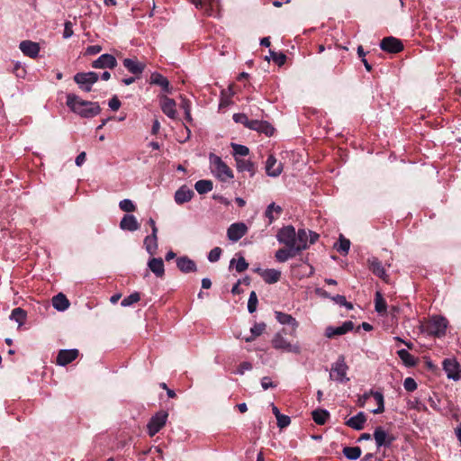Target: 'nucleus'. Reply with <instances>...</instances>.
I'll list each match as a JSON object with an SVG mask.
<instances>
[{
	"label": "nucleus",
	"mask_w": 461,
	"mask_h": 461,
	"mask_svg": "<svg viewBox=\"0 0 461 461\" xmlns=\"http://www.w3.org/2000/svg\"><path fill=\"white\" fill-rule=\"evenodd\" d=\"M66 104L71 111L84 118H93L101 112L98 103L84 101L75 94L67 95Z\"/></svg>",
	"instance_id": "1"
},
{
	"label": "nucleus",
	"mask_w": 461,
	"mask_h": 461,
	"mask_svg": "<svg viewBox=\"0 0 461 461\" xmlns=\"http://www.w3.org/2000/svg\"><path fill=\"white\" fill-rule=\"evenodd\" d=\"M422 332L428 335L441 337L446 334L447 320L442 316H433L421 324Z\"/></svg>",
	"instance_id": "2"
},
{
	"label": "nucleus",
	"mask_w": 461,
	"mask_h": 461,
	"mask_svg": "<svg viewBox=\"0 0 461 461\" xmlns=\"http://www.w3.org/2000/svg\"><path fill=\"white\" fill-rule=\"evenodd\" d=\"M348 370V366L346 364L345 357L340 355L337 361L331 366L330 378L341 384H345L349 381V378L347 377Z\"/></svg>",
	"instance_id": "3"
},
{
	"label": "nucleus",
	"mask_w": 461,
	"mask_h": 461,
	"mask_svg": "<svg viewBox=\"0 0 461 461\" xmlns=\"http://www.w3.org/2000/svg\"><path fill=\"white\" fill-rule=\"evenodd\" d=\"M210 160L214 167L212 172L221 181L225 182L228 179L233 178L234 176L231 168L220 157L211 154Z\"/></svg>",
	"instance_id": "4"
},
{
	"label": "nucleus",
	"mask_w": 461,
	"mask_h": 461,
	"mask_svg": "<svg viewBox=\"0 0 461 461\" xmlns=\"http://www.w3.org/2000/svg\"><path fill=\"white\" fill-rule=\"evenodd\" d=\"M99 79L96 72H79L74 76V81L79 86V88L85 92H90L92 86Z\"/></svg>",
	"instance_id": "5"
},
{
	"label": "nucleus",
	"mask_w": 461,
	"mask_h": 461,
	"mask_svg": "<svg viewBox=\"0 0 461 461\" xmlns=\"http://www.w3.org/2000/svg\"><path fill=\"white\" fill-rule=\"evenodd\" d=\"M272 346L276 349L291 352L294 354L301 353V347L295 343L293 344L284 338L282 332L276 333L272 339Z\"/></svg>",
	"instance_id": "6"
},
{
	"label": "nucleus",
	"mask_w": 461,
	"mask_h": 461,
	"mask_svg": "<svg viewBox=\"0 0 461 461\" xmlns=\"http://www.w3.org/2000/svg\"><path fill=\"white\" fill-rule=\"evenodd\" d=\"M276 239L279 243L285 245V247L295 249L296 231L294 227L287 225L281 228L276 234Z\"/></svg>",
	"instance_id": "7"
},
{
	"label": "nucleus",
	"mask_w": 461,
	"mask_h": 461,
	"mask_svg": "<svg viewBox=\"0 0 461 461\" xmlns=\"http://www.w3.org/2000/svg\"><path fill=\"white\" fill-rule=\"evenodd\" d=\"M168 413L160 411L151 417L148 423V432L150 437L155 436L166 424Z\"/></svg>",
	"instance_id": "8"
},
{
	"label": "nucleus",
	"mask_w": 461,
	"mask_h": 461,
	"mask_svg": "<svg viewBox=\"0 0 461 461\" xmlns=\"http://www.w3.org/2000/svg\"><path fill=\"white\" fill-rule=\"evenodd\" d=\"M373 436L378 449L382 447H390L395 440V437L381 426L375 429Z\"/></svg>",
	"instance_id": "9"
},
{
	"label": "nucleus",
	"mask_w": 461,
	"mask_h": 461,
	"mask_svg": "<svg viewBox=\"0 0 461 461\" xmlns=\"http://www.w3.org/2000/svg\"><path fill=\"white\" fill-rule=\"evenodd\" d=\"M442 366L448 379L454 381L461 379V366L456 358H445L442 362Z\"/></svg>",
	"instance_id": "10"
},
{
	"label": "nucleus",
	"mask_w": 461,
	"mask_h": 461,
	"mask_svg": "<svg viewBox=\"0 0 461 461\" xmlns=\"http://www.w3.org/2000/svg\"><path fill=\"white\" fill-rule=\"evenodd\" d=\"M380 48L388 53H399L403 50V44L401 40L389 36L381 41Z\"/></svg>",
	"instance_id": "11"
},
{
	"label": "nucleus",
	"mask_w": 461,
	"mask_h": 461,
	"mask_svg": "<svg viewBox=\"0 0 461 461\" xmlns=\"http://www.w3.org/2000/svg\"><path fill=\"white\" fill-rule=\"evenodd\" d=\"M368 267L372 273L381 278L385 283H389V276L382 264V262L375 257H372L367 260Z\"/></svg>",
	"instance_id": "12"
},
{
	"label": "nucleus",
	"mask_w": 461,
	"mask_h": 461,
	"mask_svg": "<svg viewBox=\"0 0 461 461\" xmlns=\"http://www.w3.org/2000/svg\"><path fill=\"white\" fill-rule=\"evenodd\" d=\"M248 231V227L243 222L232 223L227 230L228 239L233 242L240 240Z\"/></svg>",
	"instance_id": "13"
},
{
	"label": "nucleus",
	"mask_w": 461,
	"mask_h": 461,
	"mask_svg": "<svg viewBox=\"0 0 461 461\" xmlns=\"http://www.w3.org/2000/svg\"><path fill=\"white\" fill-rule=\"evenodd\" d=\"M353 329L354 323L351 321H348L339 327L328 326L325 330V336L329 339H332L336 336L346 334Z\"/></svg>",
	"instance_id": "14"
},
{
	"label": "nucleus",
	"mask_w": 461,
	"mask_h": 461,
	"mask_svg": "<svg viewBox=\"0 0 461 461\" xmlns=\"http://www.w3.org/2000/svg\"><path fill=\"white\" fill-rule=\"evenodd\" d=\"M191 2L204 12L208 16H216V9L218 8L217 0H191Z\"/></svg>",
	"instance_id": "15"
},
{
	"label": "nucleus",
	"mask_w": 461,
	"mask_h": 461,
	"mask_svg": "<svg viewBox=\"0 0 461 461\" xmlns=\"http://www.w3.org/2000/svg\"><path fill=\"white\" fill-rule=\"evenodd\" d=\"M117 66V60L114 56L111 54H103L97 59L93 61L92 67L94 68H110L113 69Z\"/></svg>",
	"instance_id": "16"
},
{
	"label": "nucleus",
	"mask_w": 461,
	"mask_h": 461,
	"mask_svg": "<svg viewBox=\"0 0 461 461\" xmlns=\"http://www.w3.org/2000/svg\"><path fill=\"white\" fill-rule=\"evenodd\" d=\"M283 171V164L277 162L274 155H269L266 161V173L269 176L276 177Z\"/></svg>",
	"instance_id": "17"
},
{
	"label": "nucleus",
	"mask_w": 461,
	"mask_h": 461,
	"mask_svg": "<svg viewBox=\"0 0 461 461\" xmlns=\"http://www.w3.org/2000/svg\"><path fill=\"white\" fill-rule=\"evenodd\" d=\"M78 355L77 349H61L58 353L56 362L58 365L65 366L74 361Z\"/></svg>",
	"instance_id": "18"
},
{
	"label": "nucleus",
	"mask_w": 461,
	"mask_h": 461,
	"mask_svg": "<svg viewBox=\"0 0 461 461\" xmlns=\"http://www.w3.org/2000/svg\"><path fill=\"white\" fill-rule=\"evenodd\" d=\"M176 104L174 99L167 97V95L160 96V107L162 112L171 119L176 117Z\"/></svg>",
	"instance_id": "19"
},
{
	"label": "nucleus",
	"mask_w": 461,
	"mask_h": 461,
	"mask_svg": "<svg viewBox=\"0 0 461 461\" xmlns=\"http://www.w3.org/2000/svg\"><path fill=\"white\" fill-rule=\"evenodd\" d=\"M22 52L32 59L38 57L40 46L37 42L32 41H23L19 46Z\"/></svg>",
	"instance_id": "20"
},
{
	"label": "nucleus",
	"mask_w": 461,
	"mask_h": 461,
	"mask_svg": "<svg viewBox=\"0 0 461 461\" xmlns=\"http://www.w3.org/2000/svg\"><path fill=\"white\" fill-rule=\"evenodd\" d=\"M236 166L238 171H247L251 177L255 176L258 170V166L249 159L236 158Z\"/></svg>",
	"instance_id": "21"
},
{
	"label": "nucleus",
	"mask_w": 461,
	"mask_h": 461,
	"mask_svg": "<svg viewBox=\"0 0 461 461\" xmlns=\"http://www.w3.org/2000/svg\"><path fill=\"white\" fill-rule=\"evenodd\" d=\"M176 267L183 273H191L197 270L195 262L186 256L176 259Z\"/></svg>",
	"instance_id": "22"
},
{
	"label": "nucleus",
	"mask_w": 461,
	"mask_h": 461,
	"mask_svg": "<svg viewBox=\"0 0 461 461\" xmlns=\"http://www.w3.org/2000/svg\"><path fill=\"white\" fill-rule=\"evenodd\" d=\"M194 193L192 189L187 187L186 185H182L176 192L175 193V201L177 204H183L185 203L189 202Z\"/></svg>",
	"instance_id": "23"
},
{
	"label": "nucleus",
	"mask_w": 461,
	"mask_h": 461,
	"mask_svg": "<svg viewBox=\"0 0 461 461\" xmlns=\"http://www.w3.org/2000/svg\"><path fill=\"white\" fill-rule=\"evenodd\" d=\"M149 270L157 276L163 277L165 275L164 262L161 258H151L148 262Z\"/></svg>",
	"instance_id": "24"
},
{
	"label": "nucleus",
	"mask_w": 461,
	"mask_h": 461,
	"mask_svg": "<svg viewBox=\"0 0 461 461\" xmlns=\"http://www.w3.org/2000/svg\"><path fill=\"white\" fill-rule=\"evenodd\" d=\"M150 84L159 86L166 93L171 94L172 87L168 79L159 73H153L150 77Z\"/></svg>",
	"instance_id": "25"
},
{
	"label": "nucleus",
	"mask_w": 461,
	"mask_h": 461,
	"mask_svg": "<svg viewBox=\"0 0 461 461\" xmlns=\"http://www.w3.org/2000/svg\"><path fill=\"white\" fill-rule=\"evenodd\" d=\"M120 228L124 230L134 231L139 230L140 224L134 215L125 214L120 222Z\"/></svg>",
	"instance_id": "26"
},
{
	"label": "nucleus",
	"mask_w": 461,
	"mask_h": 461,
	"mask_svg": "<svg viewBox=\"0 0 461 461\" xmlns=\"http://www.w3.org/2000/svg\"><path fill=\"white\" fill-rule=\"evenodd\" d=\"M122 63L127 70L134 75H140L145 68V64L139 62L137 59H124Z\"/></svg>",
	"instance_id": "27"
},
{
	"label": "nucleus",
	"mask_w": 461,
	"mask_h": 461,
	"mask_svg": "<svg viewBox=\"0 0 461 461\" xmlns=\"http://www.w3.org/2000/svg\"><path fill=\"white\" fill-rule=\"evenodd\" d=\"M366 421V416L364 412L360 411L357 415L351 417L346 421V425L356 429L361 430Z\"/></svg>",
	"instance_id": "28"
},
{
	"label": "nucleus",
	"mask_w": 461,
	"mask_h": 461,
	"mask_svg": "<svg viewBox=\"0 0 461 461\" xmlns=\"http://www.w3.org/2000/svg\"><path fill=\"white\" fill-rule=\"evenodd\" d=\"M298 254H299V252L295 249L285 247V248L279 249L276 252L275 257L277 261L285 262L289 258L296 257Z\"/></svg>",
	"instance_id": "29"
},
{
	"label": "nucleus",
	"mask_w": 461,
	"mask_h": 461,
	"mask_svg": "<svg viewBox=\"0 0 461 461\" xmlns=\"http://www.w3.org/2000/svg\"><path fill=\"white\" fill-rule=\"evenodd\" d=\"M308 248V233L304 229L296 232L295 249L300 253Z\"/></svg>",
	"instance_id": "30"
},
{
	"label": "nucleus",
	"mask_w": 461,
	"mask_h": 461,
	"mask_svg": "<svg viewBox=\"0 0 461 461\" xmlns=\"http://www.w3.org/2000/svg\"><path fill=\"white\" fill-rule=\"evenodd\" d=\"M276 319L281 324H287L293 327V331L295 332L298 327V321L290 314L282 312H276Z\"/></svg>",
	"instance_id": "31"
},
{
	"label": "nucleus",
	"mask_w": 461,
	"mask_h": 461,
	"mask_svg": "<svg viewBox=\"0 0 461 461\" xmlns=\"http://www.w3.org/2000/svg\"><path fill=\"white\" fill-rule=\"evenodd\" d=\"M260 276L267 284L277 283L281 278V272L276 269H265L260 273Z\"/></svg>",
	"instance_id": "32"
},
{
	"label": "nucleus",
	"mask_w": 461,
	"mask_h": 461,
	"mask_svg": "<svg viewBox=\"0 0 461 461\" xmlns=\"http://www.w3.org/2000/svg\"><path fill=\"white\" fill-rule=\"evenodd\" d=\"M52 305L56 310L63 312L69 307L70 303L65 294L59 293L52 298Z\"/></svg>",
	"instance_id": "33"
},
{
	"label": "nucleus",
	"mask_w": 461,
	"mask_h": 461,
	"mask_svg": "<svg viewBox=\"0 0 461 461\" xmlns=\"http://www.w3.org/2000/svg\"><path fill=\"white\" fill-rule=\"evenodd\" d=\"M339 49H340L339 46L332 47L331 45H329L326 48L324 45L320 44L318 46V52L321 53L324 50H327V53L325 54L324 58H326L327 59L336 60L339 58L338 52H339Z\"/></svg>",
	"instance_id": "34"
},
{
	"label": "nucleus",
	"mask_w": 461,
	"mask_h": 461,
	"mask_svg": "<svg viewBox=\"0 0 461 461\" xmlns=\"http://www.w3.org/2000/svg\"><path fill=\"white\" fill-rule=\"evenodd\" d=\"M144 246L149 254L154 255L158 249V237L157 233H151L144 240Z\"/></svg>",
	"instance_id": "35"
},
{
	"label": "nucleus",
	"mask_w": 461,
	"mask_h": 461,
	"mask_svg": "<svg viewBox=\"0 0 461 461\" xmlns=\"http://www.w3.org/2000/svg\"><path fill=\"white\" fill-rule=\"evenodd\" d=\"M375 309L380 315H385L387 312V303L380 292L375 293Z\"/></svg>",
	"instance_id": "36"
},
{
	"label": "nucleus",
	"mask_w": 461,
	"mask_h": 461,
	"mask_svg": "<svg viewBox=\"0 0 461 461\" xmlns=\"http://www.w3.org/2000/svg\"><path fill=\"white\" fill-rule=\"evenodd\" d=\"M397 355L402 359L406 366H415L417 364V358L410 354L406 349H400L397 351Z\"/></svg>",
	"instance_id": "37"
},
{
	"label": "nucleus",
	"mask_w": 461,
	"mask_h": 461,
	"mask_svg": "<svg viewBox=\"0 0 461 461\" xmlns=\"http://www.w3.org/2000/svg\"><path fill=\"white\" fill-rule=\"evenodd\" d=\"M369 394H372V396L374 397L377 403V408L373 410L372 412L374 414L383 413L384 411V399L383 393L380 392H375L373 390H370Z\"/></svg>",
	"instance_id": "38"
},
{
	"label": "nucleus",
	"mask_w": 461,
	"mask_h": 461,
	"mask_svg": "<svg viewBox=\"0 0 461 461\" xmlns=\"http://www.w3.org/2000/svg\"><path fill=\"white\" fill-rule=\"evenodd\" d=\"M312 416L315 423L318 425H323L329 419L330 413L324 409H317L312 412Z\"/></svg>",
	"instance_id": "39"
},
{
	"label": "nucleus",
	"mask_w": 461,
	"mask_h": 461,
	"mask_svg": "<svg viewBox=\"0 0 461 461\" xmlns=\"http://www.w3.org/2000/svg\"><path fill=\"white\" fill-rule=\"evenodd\" d=\"M212 186H213L212 182L211 180H206V179L198 180L194 184V188L200 194H207L208 192L212 191Z\"/></svg>",
	"instance_id": "40"
},
{
	"label": "nucleus",
	"mask_w": 461,
	"mask_h": 461,
	"mask_svg": "<svg viewBox=\"0 0 461 461\" xmlns=\"http://www.w3.org/2000/svg\"><path fill=\"white\" fill-rule=\"evenodd\" d=\"M266 330V324L264 322L255 323L250 329L251 335L245 339L247 342H252L255 339L260 336Z\"/></svg>",
	"instance_id": "41"
},
{
	"label": "nucleus",
	"mask_w": 461,
	"mask_h": 461,
	"mask_svg": "<svg viewBox=\"0 0 461 461\" xmlns=\"http://www.w3.org/2000/svg\"><path fill=\"white\" fill-rule=\"evenodd\" d=\"M342 452L348 459L357 460L360 457L362 450L359 447H345Z\"/></svg>",
	"instance_id": "42"
},
{
	"label": "nucleus",
	"mask_w": 461,
	"mask_h": 461,
	"mask_svg": "<svg viewBox=\"0 0 461 461\" xmlns=\"http://www.w3.org/2000/svg\"><path fill=\"white\" fill-rule=\"evenodd\" d=\"M26 317H27L26 312L20 307L14 308L12 311L11 316H10L11 320H14L16 322H18L19 326H21L24 323Z\"/></svg>",
	"instance_id": "43"
},
{
	"label": "nucleus",
	"mask_w": 461,
	"mask_h": 461,
	"mask_svg": "<svg viewBox=\"0 0 461 461\" xmlns=\"http://www.w3.org/2000/svg\"><path fill=\"white\" fill-rule=\"evenodd\" d=\"M230 147L235 158H239V156L246 157L249 154V149L247 146L231 142Z\"/></svg>",
	"instance_id": "44"
},
{
	"label": "nucleus",
	"mask_w": 461,
	"mask_h": 461,
	"mask_svg": "<svg viewBox=\"0 0 461 461\" xmlns=\"http://www.w3.org/2000/svg\"><path fill=\"white\" fill-rule=\"evenodd\" d=\"M140 300V294L139 292H134L129 296L125 297L121 305L123 307L131 306L136 303H138Z\"/></svg>",
	"instance_id": "45"
},
{
	"label": "nucleus",
	"mask_w": 461,
	"mask_h": 461,
	"mask_svg": "<svg viewBox=\"0 0 461 461\" xmlns=\"http://www.w3.org/2000/svg\"><path fill=\"white\" fill-rule=\"evenodd\" d=\"M270 57L272 60L277 64L279 67L283 66L286 61V55L283 52H276L272 50H269Z\"/></svg>",
	"instance_id": "46"
},
{
	"label": "nucleus",
	"mask_w": 461,
	"mask_h": 461,
	"mask_svg": "<svg viewBox=\"0 0 461 461\" xmlns=\"http://www.w3.org/2000/svg\"><path fill=\"white\" fill-rule=\"evenodd\" d=\"M274 211L280 213L282 212V208L279 205H276L275 203H272L267 206L265 212V216L269 220V223L273 222L275 220L273 216Z\"/></svg>",
	"instance_id": "47"
},
{
	"label": "nucleus",
	"mask_w": 461,
	"mask_h": 461,
	"mask_svg": "<svg viewBox=\"0 0 461 461\" xmlns=\"http://www.w3.org/2000/svg\"><path fill=\"white\" fill-rule=\"evenodd\" d=\"M258 303V295L255 291H252L249 294V298L248 301V311L250 313H253L254 312H256Z\"/></svg>",
	"instance_id": "48"
},
{
	"label": "nucleus",
	"mask_w": 461,
	"mask_h": 461,
	"mask_svg": "<svg viewBox=\"0 0 461 461\" xmlns=\"http://www.w3.org/2000/svg\"><path fill=\"white\" fill-rule=\"evenodd\" d=\"M350 248V241L349 240L344 238L343 236H340L339 238V244L337 247V250L340 254H348Z\"/></svg>",
	"instance_id": "49"
},
{
	"label": "nucleus",
	"mask_w": 461,
	"mask_h": 461,
	"mask_svg": "<svg viewBox=\"0 0 461 461\" xmlns=\"http://www.w3.org/2000/svg\"><path fill=\"white\" fill-rule=\"evenodd\" d=\"M119 207L122 211L126 212H131L136 210V206L131 200L124 199L119 203Z\"/></svg>",
	"instance_id": "50"
},
{
	"label": "nucleus",
	"mask_w": 461,
	"mask_h": 461,
	"mask_svg": "<svg viewBox=\"0 0 461 461\" xmlns=\"http://www.w3.org/2000/svg\"><path fill=\"white\" fill-rule=\"evenodd\" d=\"M221 253V249L219 247H215L209 252L208 260L212 263L217 262L220 259Z\"/></svg>",
	"instance_id": "51"
},
{
	"label": "nucleus",
	"mask_w": 461,
	"mask_h": 461,
	"mask_svg": "<svg viewBox=\"0 0 461 461\" xmlns=\"http://www.w3.org/2000/svg\"><path fill=\"white\" fill-rule=\"evenodd\" d=\"M403 387L407 392H413L417 389V383L411 377L405 378Z\"/></svg>",
	"instance_id": "52"
},
{
	"label": "nucleus",
	"mask_w": 461,
	"mask_h": 461,
	"mask_svg": "<svg viewBox=\"0 0 461 461\" xmlns=\"http://www.w3.org/2000/svg\"><path fill=\"white\" fill-rule=\"evenodd\" d=\"M258 132H263V133H265L266 135L270 136V135H272V134H273V132H274V128H273V126H272L269 122H266V121H263V122H262V124H261V126L259 127V129H258Z\"/></svg>",
	"instance_id": "53"
},
{
	"label": "nucleus",
	"mask_w": 461,
	"mask_h": 461,
	"mask_svg": "<svg viewBox=\"0 0 461 461\" xmlns=\"http://www.w3.org/2000/svg\"><path fill=\"white\" fill-rule=\"evenodd\" d=\"M235 267L237 272L242 273L248 269L249 264L243 257H240L238 258Z\"/></svg>",
	"instance_id": "54"
},
{
	"label": "nucleus",
	"mask_w": 461,
	"mask_h": 461,
	"mask_svg": "<svg viewBox=\"0 0 461 461\" xmlns=\"http://www.w3.org/2000/svg\"><path fill=\"white\" fill-rule=\"evenodd\" d=\"M276 420H277V426L280 429H284V428L287 427L291 422L290 417L287 415H285V414L277 416Z\"/></svg>",
	"instance_id": "55"
},
{
	"label": "nucleus",
	"mask_w": 461,
	"mask_h": 461,
	"mask_svg": "<svg viewBox=\"0 0 461 461\" xmlns=\"http://www.w3.org/2000/svg\"><path fill=\"white\" fill-rule=\"evenodd\" d=\"M261 386L264 390H267L269 388H276L277 386V383L272 382L271 378L268 376H264L261 379Z\"/></svg>",
	"instance_id": "56"
},
{
	"label": "nucleus",
	"mask_w": 461,
	"mask_h": 461,
	"mask_svg": "<svg viewBox=\"0 0 461 461\" xmlns=\"http://www.w3.org/2000/svg\"><path fill=\"white\" fill-rule=\"evenodd\" d=\"M249 118L245 113H234L233 114V121L237 123H241L245 127H247V124L249 123Z\"/></svg>",
	"instance_id": "57"
},
{
	"label": "nucleus",
	"mask_w": 461,
	"mask_h": 461,
	"mask_svg": "<svg viewBox=\"0 0 461 461\" xmlns=\"http://www.w3.org/2000/svg\"><path fill=\"white\" fill-rule=\"evenodd\" d=\"M73 24L70 21L65 22L63 37L65 39L70 38L73 35Z\"/></svg>",
	"instance_id": "58"
},
{
	"label": "nucleus",
	"mask_w": 461,
	"mask_h": 461,
	"mask_svg": "<svg viewBox=\"0 0 461 461\" xmlns=\"http://www.w3.org/2000/svg\"><path fill=\"white\" fill-rule=\"evenodd\" d=\"M108 104L113 111H117L120 109L122 104L118 97L114 95L113 98L110 99Z\"/></svg>",
	"instance_id": "59"
},
{
	"label": "nucleus",
	"mask_w": 461,
	"mask_h": 461,
	"mask_svg": "<svg viewBox=\"0 0 461 461\" xmlns=\"http://www.w3.org/2000/svg\"><path fill=\"white\" fill-rule=\"evenodd\" d=\"M101 51H102V47L100 45H91L86 48V55H95Z\"/></svg>",
	"instance_id": "60"
},
{
	"label": "nucleus",
	"mask_w": 461,
	"mask_h": 461,
	"mask_svg": "<svg viewBox=\"0 0 461 461\" xmlns=\"http://www.w3.org/2000/svg\"><path fill=\"white\" fill-rule=\"evenodd\" d=\"M262 122H263V121L249 120V123L247 124V128L258 131L259 127L261 126Z\"/></svg>",
	"instance_id": "61"
},
{
	"label": "nucleus",
	"mask_w": 461,
	"mask_h": 461,
	"mask_svg": "<svg viewBox=\"0 0 461 461\" xmlns=\"http://www.w3.org/2000/svg\"><path fill=\"white\" fill-rule=\"evenodd\" d=\"M252 369V364L249 362H242L240 366L238 372L242 375L246 370H251Z\"/></svg>",
	"instance_id": "62"
},
{
	"label": "nucleus",
	"mask_w": 461,
	"mask_h": 461,
	"mask_svg": "<svg viewBox=\"0 0 461 461\" xmlns=\"http://www.w3.org/2000/svg\"><path fill=\"white\" fill-rule=\"evenodd\" d=\"M372 396V394H369V392L365 393L363 395L359 396L357 404L359 407H364L366 404V402Z\"/></svg>",
	"instance_id": "63"
},
{
	"label": "nucleus",
	"mask_w": 461,
	"mask_h": 461,
	"mask_svg": "<svg viewBox=\"0 0 461 461\" xmlns=\"http://www.w3.org/2000/svg\"><path fill=\"white\" fill-rule=\"evenodd\" d=\"M86 154L85 151L79 153L76 158V164L77 166L80 167L84 164L86 161Z\"/></svg>",
	"instance_id": "64"
}]
</instances>
